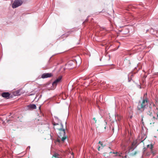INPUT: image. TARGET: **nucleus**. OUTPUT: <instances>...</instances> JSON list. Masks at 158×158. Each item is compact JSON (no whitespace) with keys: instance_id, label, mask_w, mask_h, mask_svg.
<instances>
[{"instance_id":"obj_25","label":"nucleus","mask_w":158,"mask_h":158,"mask_svg":"<svg viewBox=\"0 0 158 158\" xmlns=\"http://www.w3.org/2000/svg\"><path fill=\"white\" fill-rule=\"evenodd\" d=\"M150 112H151L150 111H148V113H149V114H150Z\"/></svg>"},{"instance_id":"obj_11","label":"nucleus","mask_w":158,"mask_h":158,"mask_svg":"<svg viewBox=\"0 0 158 158\" xmlns=\"http://www.w3.org/2000/svg\"><path fill=\"white\" fill-rule=\"evenodd\" d=\"M52 158H59V155L57 153H55L53 155Z\"/></svg>"},{"instance_id":"obj_22","label":"nucleus","mask_w":158,"mask_h":158,"mask_svg":"<svg viewBox=\"0 0 158 158\" xmlns=\"http://www.w3.org/2000/svg\"><path fill=\"white\" fill-rule=\"evenodd\" d=\"M143 151L145 152L146 150V148L145 147L143 148Z\"/></svg>"},{"instance_id":"obj_3","label":"nucleus","mask_w":158,"mask_h":158,"mask_svg":"<svg viewBox=\"0 0 158 158\" xmlns=\"http://www.w3.org/2000/svg\"><path fill=\"white\" fill-rule=\"evenodd\" d=\"M23 3V1L21 0H15L12 5L13 8H15L21 6Z\"/></svg>"},{"instance_id":"obj_12","label":"nucleus","mask_w":158,"mask_h":158,"mask_svg":"<svg viewBox=\"0 0 158 158\" xmlns=\"http://www.w3.org/2000/svg\"><path fill=\"white\" fill-rule=\"evenodd\" d=\"M20 90H18L16 91V92H14V94L15 95H19L21 94V93H20Z\"/></svg>"},{"instance_id":"obj_16","label":"nucleus","mask_w":158,"mask_h":158,"mask_svg":"<svg viewBox=\"0 0 158 158\" xmlns=\"http://www.w3.org/2000/svg\"><path fill=\"white\" fill-rule=\"evenodd\" d=\"M156 114L157 115V117L156 118L155 116H153V118L154 119H156V120H157V119H158V112H157V113H156Z\"/></svg>"},{"instance_id":"obj_15","label":"nucleus","mask_w":158,"mask_h":158,"mask_svg":"<svg viewBox=\"0 0 158 158\" xmlns=\"http://www.w3.org/2000/svg\"><path fill=\"white\" fill-rule=\"evenodd\" d=\"M117 120L118 121L120 120L122 118V117L120 115H117Z\"/></svg>"},{"instance_id":"obj_7","label":"nucleus","mask_w":158,"mask_h":158,"mask_svg":"<svg viewBox=\"0 0 158 158\" xmlns=\"http://www.w3.org/2000/svg\"><path fill=\"white\" fill-rule=\"evenodd\" d=\"M155 106V105L154 103L152 102H151L148 106L149 110L151 111L152 110L153 107Z\"/></svg>"},{"instance_id":"obj_28","label":"nucleus","mask_w":158,"mask_h":158,"mask_svg":"<svg viewBox=\"0 0 158 158\" xmlns=\"http://www.w3.org/2000/svg\"><path fill=\"white\" fill-rule=\"evenodd\" d=\"M66 35V37L68 36V35Z\"/></svg>"},{"instance_id":"obj_13","label":"nucleus","mask_w":158,"mask_h":158,"mask_svg":"<svg viewBox=\"0 0 158 158\" xmlns=\"http://www.w3.org/2000/svg\"><path fill=\"white\" fill-rule=\"evenodd\" d=\"M150 147L149 148L151 149V151L152 153H153V155H155V153L152 151V149L153 148V145L152 144H151L150 145Z\"/></svg>"},{"instance_id":"obj_23","label":"nucleus","mask_w":158,"mask_h":158,"mask_svg":"<svg viewBox=\"0 0 158 158\" xmlns=\"http://www.w3.org/2000/svg\"><path fill=\"white\" fill-rule=\"evenodd\" d=\"M101 147L99 146L98 148V151H99L100 150V148Z\"/></svg>"},{"instance_id":"obj_5","label":"nucleus","mask_w":158,"mask_h":158,"mask_svg":"<svg viewBox=\"0 0 158 158\" xmlns=\"http://www.w3.org/2000/svg\"><path fill=\"white\" fill-rule=\"evenodd\" d=\"M62 78V77L60 76L58 77L56 80L53 83L52 85L53 86L56 87L58 83L59 82Z\"/></svg>"},{"instance_id":"obj_1","label":"nucleus","mask_w":158,"mask_h":158,"mask_svg":"<svg viewBox=\"0 0 158 158\" xmlns=\"http://www.w3.org/2000/svg\"><path fill=\"white\" fill-rule=\"evenodd\" d=\"M60 128H56L58 130V136L59 138H57L56 141V142L59 143H63L67 138V136L65 135V132L63 124H60Z\"/></svg>"},{"instance_id":"obj_4","label":"nucleus","mask_w":158,"mask_h":158,"mask_svg":"<svg viewBox=\"0 0 158 158\" xmlns=\"http://www.w3.org/2000/svg\"><path fill=\"white\" fill-rule=\"evenodd\" d=\"M110 147H108L107 148V150L106 152H105L103 153L104 156L106 158H109L111 154H115V153L114 152H112L110 151Z\"/></svg>"},{"instance_id":"obj_21","label":"nucleus","mask_w":158,"mask_h":158,"mask_svg":"<svg viewBox=\"0 0 158 158\" xmlns=\"http://www.w3.org/2000/svg\"><path fill=\"white\" fill-rule=\"evenodd\" d=\"M93 119L94 121H95V123H96V121H97V120H96V118H93Z\"/></svg>"},{"instance_id":"obj_17","label":"nucleus","mask_w":158,"mask_h":158,"mask_svg":"<svg viewBox=\"0 0 158 158\" xmlns=\"http://www.w3.org/2000/svg\"><path fill=\"white\" fill-rule=\"evenodd\" d=\"M53 125H54V126H55L56 125H59V124L58 123H56L54 122L53 123Z\"/></svg>"},{"instance_id":"obj_20","label":"nucleus","mask_w":158,"mask_h":158,"mask_svg":"<svg viewBox=\"0 0 158 158\" xmlns=\"http://www.w3.org/2000/svg\"><path fill=\"white\" fill-rule=\"evenodd\" d=\"M117 153V156H121L120 154H121L122 153Z\"/></svg>"},{"instance_id":"obj_18","label":"nucleus","mask_w":158,"mask_h":158,"mask_svg":"<svg viewBox=\"0 0 158 158\" xmlns=\"http://www.w3.org/2000/svg\"><path fill=\"white\" fill-rule=\"evenodd\" d=\"M148 114L151 116H152V112H150V114L148 113Z\"/></svg>"},{"instance_id":"obj_26","label":"nucleus","mask_w":158,"mask_h":158,"mask_svg":"<svg viewBox=\"0 0 158 158\" xmlns=\"http://www.w3.org/2000/svg\"><path fill=\"white\" fill-rule=\"evenodd\" d=\"M124 158H127L126 157V156H124Z\"/></svg>"},{"instance_id":"obj_27","label":"nucleus","mask_w":158,"mask_h":158,"mask_svg":"<svg viewBox=\"0 0 158 158\" xmlns=\"http://www.w3.org/2000/svg\"><path fill=\"white\" fill-rule=\"evenodd\" d=\"M106 127H104L105 129H106Z\"/></svg>"},{"instance_id":"obj_10","label":"nucleus","mask_w":158,"mask_h":158,"mask_svg":"<svg viewBox=\"0 0 158 158\" xmlns=\"http://www.w3.org/2000/svg\"><path fill=\"white\" fill-rule=\"evenodd\" d=\"M137 143V140H134L132 143L131 148H133L135 147L136 146Z\"/></svg>"},{"instance_id":"obj_2","label":"nucleus","mask_w":158,"mask_h":158,"mask_svg":"<svg viewBox=\"0 0 158 158\" xmlns=\"http://www.w3.org/2000/svg\"><path fill=\"white\" fill-rule=\"evenodd\" d=\"M143 98V99L142 102L140 103V105H139L140 102H139V105L137 106V109L139 110H140L142 109L143 110L145 108L146 106L148 104V100L147 98V93L144 94Z\"/></svg>"},{"instance_id":"obj_14","label":"nucleus","mask_w":158,"mask_h":158,"mask_svg":"<svg viewBox=\"0 0 158 158\" xmlns=\"http://www.w3.org/2000/svg\"><path fill=\"white\" fill-rule=\"evenodd\" d=\"M98 143L100 144L101 146L102 147H103L106 145L105 144L103 143L102 142H101L100 141H99Z\"/></svg>"},{"instance_id":"obj_8","label":"nucleus","mask_w":158,"mask_h":158,"mask_svg":"<svg viewBox=\"0 0 158 158\" xmlns=\"http://www.w3.org/2000/svg\"><path fill=\"white\" fill-rule=\"evenodd\" d=\"M10 94L8 92L3 93L2 94V97L5 98H9Z\"/></svg>"},{"instance_id":"obj_19","label":"nucleus","mask_w":158,"mask_h":158,"mask_svg":"<svg viewBox=\"0 0 158 158\" xmlns=\"http://www.w3.org/2000/svg\"><path fill=\"white\" fill-rule=\"evenodd\" d=\"M137 153V152H135L134 153L132 154V156H135Z\"/></svg>"},{"instance_id":"obj_6","label":"nucleus","mask_w":158,"mask_h":158,"mask_svg":"<svg viewBox=\"0 0 158 158\" xmlns=\"http://www.w3.org/2000/svg\"><path fill=\"white\" fill-rule=\"evenodd\" d=\"M52 75L51 73H44L41 76V78H42L50 77L52 76Z\"/></svg>"},{"instance_id":"obj_9","label":"nucleus","mask_w":158,"mask_h":158,"mask_svg":"<svg viewBox=\"0 0 158 158\" xmlns=\"http://www.w3.org/2000/svg\"><path fill=\"white\" fill-rule=\"evenodd\" d=\"M28 108L30 110L36 109V106L35 104H31L27 106Z\"/></svg>"},{"instance_id":"obj_24","label":"nucleus","mask_w":158,"mask_h":158,"mask_svg":"<svg viewBox=\"0 0 158 158\" xmlns=\"http://www.w3.org/2000/svg\"><path fill=\"white\" fill-rule=\"evenodd\" d=\"M150 145L148 144L147 145V147L148 148H149L150 147Z\"/></svg>"},{"instance_id":"obj_29","label":"nucleus","mask_w":158,"mask_h":158,"mask_svg":"<svg viewBox=\"0 0 158 158\" xmlns=\"http://www.w3.org/2000/svg\"><path fill=\"white\" fill-rule=\"evenodd\" d=\"M131 148H132L131 147ZM133 148V149H134V148Z\"/></svg>"}]
</instances>
